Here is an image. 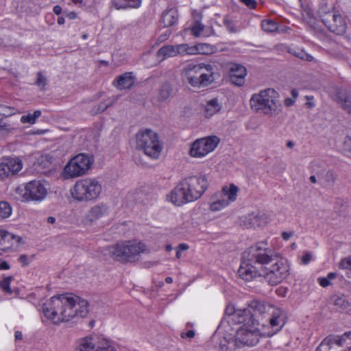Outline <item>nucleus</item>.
Listing matches in <instances>:
<instances>
[{
    "label": "nucleus",
    "instance_id": "f257e3e1",
    "mask_svg": "<svg viewBox=\"0 0 351 351\" xmlns=\"http://www.w3.org/2000/svg\"><path fill=\"white\" fill-rule=\"evenodd\" d=\"M289 269L286 261L257 243L243 253L238 274L245 281L263 276L270 285L276 286L288 276Z\"/></svg>",
    "mask_w": 351,
    "mask_h": 351
},
{
    "label": "nucleus",
    "instance_id": "f03ea898",
    "mask_svg": "<svg viewBox=\"0 0 351 351\" xmlns=\"http://www.w3.org/2000/svg\"><path fill=\"white\" fill-rule=\"evenodd\" d=\"M88 303L73 293L52 297L43 305V313L52 323L69 322L76 316L84 317L88 313Z\"/></svg>",
    "mask_w": 351,
    "mask_h": 351
},
{
    "label": "nucleus",
    "instance_id": "7ed1b4c3",
    "mask_svg": "<svg viewBox=\"0 0 351 351\" xmlns=\"http://www.w3.org/2000/svg\"><path fill=\"white\" fill-rule=\"evenodd\" d=\"M252 316H256L261 321L262 333L264 336L271 337L280 331L286 323L284 312L268 303L258 301L252 302L245 310L236 313L232 320L245 321Z\"/></svg>",
    "mask_w": 351,
    "mask_h": 351
},
{
    "label": "nucleus",
    "instance_id": "20e7f679",
    "mask_svg": "<svg viewBox=\"0 0 351 351\" xmlns=\"http://www.w3.org/2000/svg\"><path fill=\"white\" fill-rule=\"evenodd\" d=\"M205 176H189L180 181L171 191L170 200L176 206L199 199L208 187Z\"/></svg>",
    "mask_w": 351,
    "mask_h": 351
},
{
    "label": "nucleus",
    "instance_id": "39448f33",
    "mask_svg": "<svg viewBox=\"0 0 351 351\" xmlns=\"http://www.w3.org/2000/svg\"><path fill=\"white\" fill-rule=\"evenodd\" d=\"M245 308L238 309L233 314L230 315L228 319V324H241V326L236 330L235 339L238 347L241 346H253L259 341L260 332L262 330L258 326H260L261 321L256 316H252L250 319H245V321L232 320L234 315L239 311H243Z\"/></svg>",
    "mask_w": 351,
    "mask_h": 351
},
{
    "label": "nucleus",
    "instance_id": "423d86ee",
    "mask_svg": "<svg viewBox=\"0 0 351 351\" xmlns=\"http://www.w3.org/2000/svg\"><path fill=\"white\" fill-rule=\"evenodd\" d=\"M215 69L210 64H189L184 70L186 80L194 88L206 87L214 82L218 75Z\"/></svg>",
    "mask_w": 351,
    "mask_h": 351
},
{
    "label": "nucleus",
    "instance_id": "0eeeda50",
    "mask_svg": "<svg viewBox=\"0 0 351 351\" xmlns=\"http://www.w3.org/2000/svg\"><path fill=\"white\" fill-rule=\"evenodd\" d=\"M279 94L273 88H267L254 94L250 99L252 109L265 115L273 116L278 114L280 107L278 101Z\"/></svg>",
    "mask_w": 351,
    "mask_h": 351
},
{
    "label": "nucleus",
    "instance_id": "6e6552de",
    "mask_svg": "<svg viewBox=\"0 0 351 351\" xmlns=\"http://www.w3.org/2000/svg\"><path fill=\"white\" fill-rule=\"evenodd\" d=\"M136 147L152 159H158L162 149L158 134L149 129L139 131L136 134Z\"/></svg>",
    "mask_w": 351,
    "mask_h": 351
},
{
    "label": "nucleus",
    "instance_id": "1a4fd4ad",
    "mask_svg": "<svg viewBox=\"0 0 351 351\" xmlns=\"http://www.w3.org/2000/svg\"><path fill=\"white\" fill-rule=\"evenodd\" d=\"M102 190L101 183L95 178H85L77 181L71 189L72 197L78 202L96 199Z\"/></svg>",
    "mask_w": 351,
    "mask_h": 351
},
{
    "label": "nucleus",
    "instance_id": "9d476101",
    "mask_svg": "<svg viewBox=\"0 0 351 351\" xmlns=\"http://www.w3.org/2000/svg\"><path fill=\"white\" fill-rule=\"evenodd\" d=\"M145 250V245L143 243L130 241L118 243L108 247L112 258L123 263L132 261L136 256Z\"/></svg>",
    "mask_w": 351,
    "mask_h": 351
},
{
    "label": "nucleus",
    "instance_id": "9b49d317",
    "mask_svg": "<svg viewBox=\"0 0 351 351\" xmlns=\"http://www.w3.org/2000/svg\"><path fill=\"white\" fill-rule=\"evenodd\" d=\"M93 160L85 154H80L65 165L61 176L64 179L74 178L85 175L90 169Z\"/></svg>",
    "mask_w": 351,
    "mask_h": 351
},
{
    "label": "nucleus",
    "instance_id": "f8f14e48",
    "mask_svg": "<svg viewBox=\"0 0 351 351\" xmlns=\"http://www.w3.org/2000/svg\"><path fill=\"white\" fill-rule=\"evenodd\" d=\"M75 351H117V349L106 339L97 340L92 337H86L80 339Z\"/></svg>",
    "mask_w": 351,
    "mask_h": 351
},
{
    "label": "nucleus",
    "instance_id": "ddd939ff",
    "mask_svg": "<svg viewBox=\"0 0 351 351\" xmlns=\"http://www.w3.org/2000/svg\"><path fill=\"white\" fill-rule=\"evenodd\" d=\"M219 141V138L216 136L197 139L191 145L189 154L192 157H203L213 152Z\"/></svg>",
    "mask_w": 351,
    "mask_h": 351
},
{
    "label": "nucleus",
    "instance_id": "4468645a",
    "mask_svg": "<svg viewBox=\"0 0 351 351\" xmlns=\"http://www.w3.org/2000/svg\"><path fill=\"white\" fill-rule=\"evenodd\" d=\"M320 17L322 23L331 32L338 35L346 32L347 25L340 14L335 11L322 12Z\"/></svg>",
    "mask_w": 351,
    "mask_h": 351
},
{
    "label": "nucleus",
    "instance_id": "2eb2a0df",
    "mask_svg": "<svg viewBox=\"0 0 351 351\" xmlns=\"http://www.w3.org/2000/svg\"><path fill=\"white\" fill-rule=\"evenodd\" d=\"M22 167L23 163L19 158L5 159L0 163V180L16 174Z\"/></svg>",
    "mask_w": 351,
    "mask_h": 351
},
{
    "label": "nucleus",
    "instance_id": "dca6fc26",
    "mask_svg": "<svg viewBox=\"0 0 351 351\" xmlns=\"http://www.w3.org/2000/svg\"><path fill=\"white\" fill-rule=\"evenodd\" d=\"M47 194V189L40 181H31L25 186V195L31 200L41 201Z\"/></svg>",
    "mask_w": 351,
    "mask_h": 351
},
{
    "label": "nucleus",
    "instance_id": "f3484780",
    "mask_svg": "<svg viewBox=\"0 0 351 351\" xmlns=\"http://www.w3.org/2000/svg\"><path fill=\"white\" fill-rule=\"evenodd\" d=\"M226 69L230 82L235 86H242L245 83V77L247 75L245 67L239 64L230 62L227 64Z\"/></svg>",
    "mask_w": 351,
    "mask_h": 351
},
{
    "label": "nucleus",
    "instance_id": "a211bd4d",
    "mask_svg": "<svg viewBox=\"0 0 351 351\" xmlns=\"http://www.w3.org/2000/svg\"><path fill=\"white\" fill-rule=\"evenodd\" d=\"M243 225L246 228L261 227L267 224V217L261 212L252 213L242 221Z\"/></svg>",
    "mask_w": 351,
    "mask_h": 351
},
{
    "label": "nucleus",
    "instance_id": "6ab92c4d",
    "mask_svg": "<svg viewBox=\"0 0 351 351\" xmlns=\"http://www.w3.org/2000/svg\"><path fill=\"white\" fill-rule=\"evenodd\" d=\"M110 208L105 204L101 203L91 207L86 214V219L90 222L108 216L110 213Z\"/></svg>",
    "mask_w": 351,
    "mask_h": 351
},
{
    "label": "nucleus",
    "instance_id": "aec40b11",
    "mask_svg": "<svg viewBox=\"0 0 351 351\" xmlns=\"http://www.w3.org/2000/svg\"><path fill=\"white\" fill-rule=\"evenodd\" d=\"M22 243V238L11 232L3 230V238L1 244V250L7 251L16 249Z\"/></svg>",
    "mask_w": 351,
    "mask_h": 351
},
{
    "label": "nucleus",
    "instance_id": "412c9836",
    "mask_svg": "<svg viewBox=\"0 0 351 351\" xmlns=\"http://www.w3.org/2000/svg\"><path fill=\"white\" fill-rule=\"evenodd\" d=\"M135 82V77L132 72H125L117 77L113 85L119 90L130 89Z\"/></svg>",
    "mask_w": 351,
    "mask_h": 351
},
{
    "label": "nucleus",
    "instance_id": "4be33fe9",
    "mask_svg": "<svg viewBox=\"0 0 351 351\" xmlns=\"http://www.w3.org/2000/svg\"><path fill=\"white\" fill-rule=\"evenodd\" d=\"M239 188L234 184L229 186H223L221 191L216 193L217 197H223L229 201V203L234 202L237 198Z\"/></svg>",
    "mask_w": 351,
    "mask_h": 351
},
{
    "label": "nucleus",
    "instance_id": "5701e85b",
    "mask_svg": "<svg viewBox=\"0 0 351 351\" xmlns=\"http://www.w3.org/2000/svg\"><path fill=\"white\" fill-rule=\"evenodd\" d=\"M347 339V335H343L341 336L330 335L325 337L319 345H323L327 348L328 350L330 351L331 346L333 344H336L339 346H343V341Z\"/></svg>",
    "mask_w": 351,
    "mask_h": 351
},
{
    "label": "nucleus",
    "instance_id": "b1692460",
    "mask_svg": "<svg viewBox=\"0 0 351 351\" xmlns=\"http://www.w3.org/2000/svg\"><path fill=\"white\" fill-rule=\"evenodd\" d=\"M316 174L320 180H323L326 186L333 185L337 177L332 171L326 169L316 171Z\"/></svg>",
    "mask_w": 351,
    "mask_h": 351
},
{
    "label": "nucleus",
    "instance_id": "393cba45",
    "mask_svg": "<svg viewBox=\"0 0 351 351\" xmlns=\"http://www.w3.org/2000/svg\"><path fill=\"white\" fill-rule=\"evenodd\" d=\"M178 18V11L174 8H171L163 13L162 22L165 27H169L176 23Z\"/></svg>",
    "mask_w": 351,
    "mask_h": 351
},
{
    "label": "nucleus",
    "instance_id": "a878e982",
    "mask_svg": "<svg viewBox=\"0 0 351 351\" xmlns=\"http://www.w3.org/2000/svg\"><path fill=\"white\" fill-rule=\"evenodd\" d=\"M141 4V0H113V5L117 10L137 8Z\"/></svg>",
    "mask_w": 351,
    "mask_h": 351
},
{
    "label": "nucleus",
    "instance_id": "bb28decb",
    "mask_svg": "<svg viewBox=\"0 0 351 351\" xmlns=\"http://www.w3.org/2000/svg\"><path fill=\"white\" fill-rule=\"evenodd\" d=\"M221 108V106L217 98H213L209 100L205 107V116L210 117Z\"/></svg>",
    "mask_w": 351,
    "mask_h": 351
},
{
    "label": "nucleus",
    "instance_id": "cd10ccee",
    "mask_svg": "<svg viewBox=\"0 0 351 351\" xmlns=\"http://www.w3.org/2000/svg\"><path fill=\"white\" fill-rule=\"evenodd\" d=\"M219 346L221 351H235L237 347H238L235 337L233 339L230 337H223L220 340Z\"/></svg>",
    "mask_w": 351,
    "mask_h": 351
},
{
    "label": "nucleus",
    "instance_id": "c85d7f7f",
    "mask_svg": "<svg viewBox=\"0 0 351 351\" xmlns=\"http://www.w3.org/2000/svg\"><path fill=\"white\" fill-rule=\"evenodd\" d=\"M331 302L340 310H347L350 306V302L347 300L345 295H333L331 298Z\"/></svg>",
    "mask_w": 351,
    "mask_h": 351
},
{
    "label": "nucleus",
    "instance_id": "c756f323",
    "mask_svg": "<svg viewBox=\"0 0 351 351\" xmlns=\"http://www.w3.org/2000/svg\"><path fill=\"white\" fill-rule=\"evenodd\" d=\"M173 88L169 83H164L158 89V100L165 101L172 95Z\"/></svg>",
    "mask_w": 351,
    "mask_h": 351
},
{
    "label": "nucleus",
    "instance_id": "7c9ffc66",
    "mask_svg": "<svg viewBox=\"0 0 351 351\" xmlns=\"http://www.w3.org/2000/svg\"><path fill=\"white\" fill-rule=\"evenodd\" d=\"M213 199H215V200L210 204V209L212 211H219L230 204L229 201L227 200L226 198L223 197H217L216 194L213 197Z\"/></svg>",
    "mask_w": 351,
    "mask_h": 351
},
{
    "label": "nucleus",
    "instance_id": "2f4dec72",
    "mask_svg": "<svg viewBox=\"0 0 351 351\" xmlns=\"http://www.w3.org/2000/svg\"><path fill=\"white\" fill-rule=\"evenodd\" d=\"M194 54H210L215 52V47L207 43H199L193 45Z\"/></svg>",
    "mask_w": 351,
    "mask_h": 351
},
{
    "label": "nucleus",
    "instance_id": "473e14b6",
    "mask_svg": "<svg viewBox=\"0 0 351 351\" xmlns=\"http://www.w3.org/2000/svg\"><path fill=\"white\" fill-rule=\"evenodd\" d=\"M205 26L195 21V24L191 27V30L192 34L195 37L200 36H208L210 34H213V30L210 29V33L204 32Z\"/></svg>",
    "mask_w": 351,
    "mask_h": 351
},
{
    "label": "nucleus",
    "instance_id": "72a5a7b5",
    "mask_svg": "<svg viewBox=\"0 0 351 351\" xmlns=\"http://www.w3.org/2000/svg\"><path fill=\"white\" fill-rule=\"evenodd\" d=\"M158 56L165 58L167 57H173L176 56V46L165 45L162 47L158 51Z\"/></svg>",
    "mask_w": 351,
    "mask_h": 351
},
{
    "label": "nucleus",
    "instance_id": "f704fd0d",
    "mask_svg": "<svg viewBox=\"0 0 351 351\" xmlns=\"http://www.w3.org/2000/svg\"><path fill=\"white\" fill-rule=\"evenodd\" d=\"M16 110L11 106L0 104V121L16 114Z\"/></svg>",
    "mask_w": 351,
    "mask_h": 351
},
{
    "label": "nucleus",
    "instance_id": "c9c22d12",
    "mask_svg": "<svg viewBox=\"0 0 351 351\" xmlns=\"http://www.w3.org/2000/svg\"><path fill=\"white\" fill-rule=\"evenodd\" d=\"M41 115L40 110H35L32 114L29 113L28 114L23 115L21 117V121L23 123H29L30 125L34 124L36 119Z\"/></svg>",
    "mask_w": 351,
    "mask_h": 351
},
{
    "label": "nucleus",
    "instance_id": "e433bc0d",
    "mask_svg": "<svg viewBox=\"0 0 351 351\" xmlns=\"http://www.w3.org/2000/svg\"><path fill=\"white\" fill-rule=\"evenodd\" d=\"M12 214V207L6 202H0V221L9 217Z\"/></svg>",
    "mask_w": 351,
    "mask_h": 351
},
{
    "label": "nucleus",
    "instance_id": "4c0bfd02",
    "mask_svg": "<svg viewBox=\"0 0 351 351\" xmlns=\"http://www.w3.org/2000/svg\"><path fill=\"white\" fill-rule=\"evenodd\" d=\"M176 56L177 55H193V46H189L187 44H182L176 45Z\"/></svg>",
    "mask_w": 351,
    "mask_h": 351
},
{
    "label": "nucleus",
    "instance_id": "58836bf2",
    "mask_svg": "<svg viewBox=\"0 0 351 351\" xmlns=\"http://www.w3.org/2000/svg\"><path fill=\"white\" fill-rule=\"evenodd\" d=\"M261 26L263 29L267 32H274L278 28L277 23L272 20H263Z\"/></svg>",
    "mask_w": 351,
    "mask_h": 351
},
{
    "label": "nucleus",
    "instance_id": "ea45409f",
    "mask_svg": "<svg viewBox=\"0 0 351 351\" xmlns=\"http://www.w3.org/2000/svg\"><path fill=\"white\" fill-rule=\"evenodd\" d=\"M36 75L37 77L34 84L37 86L40 90L43 91L45 90V86L47 84V79L41 71L38 72Z\"/></svg>",
    "mask_w": 351,
    "mask_h": 351
},
{
    "label": "nucleus",
    "instance_id": "a19ab883",
    "mask_svg": "<svg viewBox=\"0 0 351 351\" xmlns=\"http://www.w3.org/2000/svg\"><path fill=\"white\" fill-rule=\"evenodd\" d=\"M12 279V276H8L5 277L3 280L0 281V287L6 293L11 294L12 293L10 287V284Z\"/></svg>",
    "mask_w": 351,
    "mask_h": 351
},
{
    "label": "nucleus",
    "instance_id": "79ce46f5",
    "mask_svg": "<svg viewBox=\"0 0 351 351\" xmlns=\"http://www.w3.org/2000/svg\"><path fill=\"white\" fill-rule=\"evenodd\" d=\"M341 108L348 113L351 114V97H346L344 99H340Z\"/></svg>",
    "mask_w": 351,
    "mask_h": 351
},
{
    "label": "nucleus",
    "instance_id": "37998d69",
    "mask_svg": "<svg viewBox=\"0 0 351 351\" xmlns=\"http://www.w3.org/2000/svg\"><path fill=\"white\" fill-rule=\"evenodd\" d=\"M15 130L16 128L13 125L0 121V132L12 133Z\"/></svg>",
    "mask_w": 351,
    "mask_h": 351
},
{
    "label": "nucleus",
    "instance_id": "c03bdc74",
    "mask_svg": "<svg viewBox=\"0 0 351 351\" xmlns=\"http://www.w3.org/2000/svg\"><path fill=\"white\" fill-rule=\"evenodd\" d=\"M223 23L226 28L228 29V31L231 33H236L237 32V29L236 27V25L232 21H230L229 19L226 18L223 20Z\"/></svg>",
    "mask_w": 351,
    "mask_h": 351
},
{
    "label": "nucleus",
    "instance_id": "a18cd8bd",
    "mask_svg": "<svg viewBox=\"0 0 351 351\" xmlns=\"http://www.w3.org/2000/svg\"><path fill=\"white\" fill-rule=\"evenodd\" d=\"M339 267L343 269L351 270V256L343 258L339 263Z\"/></svg>",
    "mask_w": 351,
    "mask_h": 351
},
{
    "label": "nucleus",
    "instance_id": "49530a36",
    "mask_svg": "<svg viewBox=\"0 0 351 351\" xmlns=\"http://www.w3.org/2000/svg\"><path fill=\"white\" fill-rule=\"evenodd\" d=\"M112 104V101H104L100 103L98 106L97 109L95 111V113H99L104 112L105 110H106Z\"/></svg>",
    "mask_w": 351,
    "mask_h": 351
},
{
    "label": "nucleus",
    "instance_id": "de8ad7c7",
    "mask_svg": "<svg viewBox=\"0 0 351 351\" xmlns=\"http://www.w3.org/2000/svg\"><path fill=\"white\" fill-rule=\"evenodd\" d=\"M298 58L301 60H306V61H311L313 60V58L308 53H307L306 51H304L303 49L298 50Z\"/></svg>",
    "mask_w": 351,
    "mask_h": 351
},
{
    "label": "nucleus",
    "instance_id": "09e8293b",
    "mask_svg": "<svg viewBox=\"0 0 351 351\" xmlns=\"http://www.w3.org/2000/svg\"><path fill=\"white\" fill-rule=\"evenodd\" d=\"M240 1L250 9H254L257 5V2L256 0H240Z\"/></svg>",
    "mask_w": 351,
    "mask_h": 351
},
{
    "label": "nucleus",
    "instance_id": "8fccbe9b",
    "mask_svg": "<svg viewBox=\"0 0 351 351\" xmlns=\"http://www.w3.org/2000/svg\"><path fill=\"white\" fill-rule=\"evenodd\" d=\"M343 149L351 153V137L346 136L343 142Z\"/></svg>",
    "mask_w": 351,
    "mask_h": 351
},
{
    "label": "nucleus",
    "instance_id": "3c124183",
    "mask_svg": "<svg viewBox=\"0 0 351 351\" xmlns=\"http://www.w3.org/2000/svg\"><path fill=\"white\" fill-rule=\"evenodd\" d=\"M312 257H313V256L311 252H306L301 258L302 264H304V265L308 264L309 262L311 261Z\"/></svg>",
    "mask_w": 351,
    "mask_h": 351
},
{
    "label": "nucleus",
    "instance_id": "603ef678",
    "mask_svg": "<svg viewBox=\"0 0 351 351\" xmlns=\"http://www.w3.org/2000/svg\"><path fill=\"white\" fill-rule=\"evenodd\" d=\"M343 335H347V339L343 341V346H347V350L345 351H351V332H346Z\"/></svg>",
    "mask_w": 351,
    "mask_h": 351
},
{
    "label": "nucleus",
    "instance_id": "864d4df0",
    "mask_svg": "<svg viewBox=\"0 0 351 351\" xmlns=\"http://www.w3.org/2000/svg\"><path fill=\"white\" fill-rule=\"evenodd\" d=\"M319 285L323 287H326L330 285V280L327 278H322L318 279Z\"/></svg>",
    "mask_w": 351,
    "mask_h": 351
},
{
    "label": "nucleus",
    "instance_id": "5fc2aeb1",
    "mask_svg": "<svg viewBox=\"0 0 351 351\" xmlns=\"http://www.w3.org/2000/svg\"><path fill=\"white\" fill-rule=\"evenodd\" d=\"M171 34V32L170 30L167 29L163 34H162L159 36L158 40L160 42L165 41L169 37Z\"/></svg>",
    "mask_w": 351,
    "mask_h": 351
},
{
    "label": "nucleus",
    "instance_id": "6e6d98bb",
    "mask_svg": "<svg viewBox=\"0 0 351 351\" xmlns=\"http://www.w3.org/2000/svg\"><path fill=\"white\" fill-rule=\"evenodd\" d=\"M19 261L23 264V266H27L29 264L28 257L27 255H21L19 258Z\"/></svg>",
    "mask_w": 351,
    "mask_h": 351
},
{
    "label": "nucleus",
    "instance_id": "4d7b16f0",
    "mask_svg": "<svg viewBox=\"0 0 351 351\" xmlns=\"http://www.w3.org/2000/svg\"><path fill=\"white\" fill-rule=\"evenodd\" d=\"M293 235L292 232H284L282 234V237L284 240H288Z\"/></svg>",
    "mask_w": 351,
    "mask_h": 351
},
{
    "label": "nucleus",
    "instance_id": "13d9d810",
    "mask_svg": "<svg viewBox=\"0 0 351 351\" xmlns=\"http://www.w3.org/2000/svg\"><path fill=\"white\" fill-rule=\"evenodd\" d=\"M298 50H300V49L291 48V49H289V52L291 54L293 55L294 56L298 58V55H299Z\"/></svg>",
    "mask_w": 351,
    "mask_h": 351
},
{
    "label": "nucleus",
    "instance_id": "bf43d9fd",
    "mask_svg": "<svg viewBox=\"0 0 351 351\" xmlns=\"http://www.w3.org/2000/svg\"><path fill=\"white\" fill-rule=\"evenodd\" d=\"M66 16L72 20L77 18V14L75 12H70L66 13Z\"/></svg>",
    "mask_w": 351,
    "mask_h": 351
},
{
    "label": "nucleus",
    "instance_id": "052dcab7",
    "mask_svg": "<svg viewBox=\"0 0 351 351\" xmlns=\"http://www.w3.org/2000/svg\"><path fill=\"white\" fill-rule=\"evenodd\" d=\"M10 269V265L6 261H3L0 263V269Z\"/></svg>",
    "mask_w": 351,
    "mask_h": 351
},
{
    "label": "nucleus",
    "instance_id": "680f3d73",
    "mask_svg": "<svg viewBox=\"0 0 351 351\" xmlns=\"http://www.w3.org/2000/svg\"><path fill=\"white\" fill-rule=\"evenodd\" d=\"M185 335H186V337H189V338H193V337H194V336H195V332H194L193 330H189V331L185 334ZM181 336H182V337H183V338L185 337V336H184V335L183 333L182 334V335H181Z\"/></svg>",
    "mask_w": 351,
    "mask_h": 351
},
{
    "label": "nucleus",
    "instance_id": "e2e57ef3",
    "mask_svg": "<svg viewBox=\"0 0 351 351\" xmlns=\"http://www.w3.org/2000/svg\"><path fill=\"white\" fill-rule=\"evenodd\" d=\"M53 10L56 14L59 15L62 12V8L60 5H55Z\"/></svg>",
    "mask_w": 351,
    "mask_h": 351
},
{
    "label": "nucleus",
    "instance_id": "0e129e2a",
    "mask_svg": "<svg viewBox=\"0 0 351 351\" xmlns=\"http://www.w3.org/2000/svg\"><path fill=\"white\" fill-rule=\"evenodd\" d=\"M189 249V245L186 243H181L178 245V250L182 251V250H186Z\"/></svg>",
    "mask_w": 351,
    "mask_h": 351
},
{
    "label": "nucleus",
    "instance_id": "69168bd1",
    "mask_svg": "<svg viewBox=\"0 0 351 351\" xmlns=\"http://www.w3.org/2000/svg\"><path fill=\"white\" fill-rule=\"evenodd\" d=\"M14 337H15V339H16V340H21V339H22V338H23V335H22V333H21V332H20V331H16V332H15V335H14Z\"/></svg>",
    "mask_w": 351,
    "mask_h": 351
},
{
    "label": "nucleus",
    "instance_id": "338daca9",
    "mask_svg": "<svg viewBox=\"0 0 351 351\" xmlns=\"http://www.w3.org/2000/svg\"><path fill=\"white\" fill-rule=\"evenodd\" d=\"M293 104V100L290 99V98H287L285 100V106H291L292 104Z\"/></svg>",
    "mask_w": 351,
    "mask_h": 351
},
{
    "label": "nucleus",
    "instance_id": "774afa93",
    "mask_svg": "<svg viewBox=\"0 0 351 351\" xmlns=\"http://www.w3.org/2000/svg\"><path fill=\"white\" fill-rule=\"evenodd\" d=\"M315 351H330V350H328L327 348H326L324 346V344L323 345H319Z\"/></svg>",
    "mask_w": 351,
    "mask_h": 351
}]
</instances>
